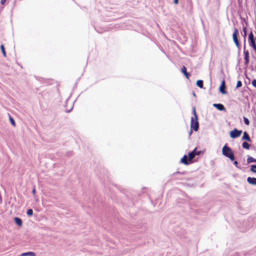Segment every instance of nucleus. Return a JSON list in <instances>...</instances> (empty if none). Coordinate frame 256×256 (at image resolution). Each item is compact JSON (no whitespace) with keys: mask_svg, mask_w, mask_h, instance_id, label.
<instances>
[{"mask_svg":"<svg viewBox=\"0 0 256 256\" xmlns=\"http://www.w3.org/2000/svg\"><path fill=\"white\" fill-rule=\"evenodd\" d=\"M6 0H1V4H4V3H5V2H6Z\"/></svg>","mask_w":256,"mask_h":256,"instance_id":"31","label":"nucleus"},{"mask_svg":"<svg viewBox=\"0 0 256 256\" xmlns=\"http://www.w3.org/2000/svg\"><path fill=\"white\" fill-rule=\"evenodd\" d=\"M242 146L243 148H246L247 150L250 148V144H248V142H243V143L242 144Z\"/></svg>","mask_w":256,"mask_h":256,"instance_id":"15","label":"nucleus"},{"mask_svg":"<svg viewBox=\"0 0 256 256\" xmlns=\"http://www.w3.org/2000/svg\"><path fill=\"white\" fill-rule=\"evenodd\" d=\"M178 0H174V4H178Z\"/></svg>","mask_w":256,"mask_h":256,"instance_id":"32","label":"nucleus"},{"mask_svg":"<svg viewBox=\"0 0 256 256\" xmlns=\"http://www.w3.org/2000/svg\"><path fill=\"white\" fill-rule=\"evenodd\" d=\"M247 182L250 184L256 185V178H255L248 177Z\"/></svg>","mask_w":256,"mask_h":256,"instance_id":"8","label":"nucleus"},{"mask_svg":"<svg viewBox=\"0 0 256 256\" xmlns=\"http://www.w3.org/2000/svg\"><path fill=\"white\" fill-rule=\"evenodd\" d=\"M213 106L220 110H225L224 106L221 104H214Z\"/></svg>","mask_w":256,"mask_h":256,"instance_id":"6","label":"nucleus"},{"mask_svg":"<svg viewBox=\"0 0 256 256\" xmlns=\"http://www.w3.org/2000/svg\"><path fill=\"white\" fill-rule=\"evenodd\" d=\"M0 49L2 50V53L4 57H6V52L5 51L4 47V44H2L0 46Z\"/></svg>","mask_w":256,"mask_h":256,"instance_id":"17","label":"nucleus"},{"mask_svg":"<svg viewBox=\"0 0 256 256\" xmlns=\"http://www.w3.org/2000/svg\"><path fill=\"white\" fill-rule=\"evenodd\" d=\"M247 161L248 163H250V162H256V160H255L254 158L252 157H249L248 158Z\"/></svg>","mask_w":256,"mask_h":256,"instance_id":"18","label":"nucleus"},{"mask_svg":"<svg viewBox=\"0 0 256 256\" xmlns=\"http://www.w3.org/2000/svg\"><path fill=\"white\" fill-rule=\"evenodd\" d=\"M225 89H226L225 82H224V80H223L222 82L221 86H220V90L222 94H225L226 93V91Z\"/></svg>","mask_w":256,"mask_h":256,"instance_id":"7","label":"nucleus"},{"mask_svg":"<svg viewBox=\"0 0 256 256\" xmlns=\"http://www.w3.org/2000/svg\"><path fill=\"white\" fill-rule=\"evenodd\" d=\"M244 55H245V57H244V59L246 60V64H247L249 62V53H248V51H246V52H244Z\"/></svg>","mask_w":256,"mask_h":256,"instance_id":"11","label":"nucleus"},{"mask_svg":"<svg viewBox=\"0 0 256 256\" xmlns=\"http://www.w3.org/2000/svg\"><path fill=\"white\" fill-rule=\"evenodd\" d=\"M243 32H244V36H246V28H243Z\"/></svg>","mask_w":256,"mask_h":256,"instance_id":"29","label":"nucleus"},{"mask_svg":"<svg viewBox=\"0 0 256 256\" xmlns=\"http://www.w3.org/2000/svg\"><path fill=\"white\" fill-rule=\"evenodd\" d=\"M190 127L193 128L194 131L196 132L198 130L199 124L198 122V118L194 119V118H192L190 121Z\"/></svg>","mask_w":256,"mask_h":256,"instance_id":"2","label":"nucleus"},{"mask_svg":"<svg viewBox=\"0 0 256 256\" xmlns=\"http://www.w3.org/2000/svg\"><path fill=\"white\" fill-rule=\"evenodd\" d=\"M222 154L228 158L232 161H233L234 160V156L233 152L232 149L226 144L222 148Z\"/></svg>","mask_w":256,"mask_h":256,"instance_id":"1","label":"nucleus"},{"mask_svg":"<svg viewBox=\"0 0 256 256\" xmlns=\"http://www.w3.org/2000/svg\"><path fill=\"white\" fill-rule=\"evenodd\" d=\"M21 255H22V256H36V254L34 252H24V253H22Z\"/></svg>","mask_w":256,"mask_h":256,"instance_id":"13","label":"nucleus"},{"mask_svg":"<svg viewBox=\"0 0 256 256\" xmlns=\"http://www.w3.org/2000/svg\"><path fill=\"white\" fill-rule=\"evenodd\" d=\"M242 138L244 140H247L248 142H250L251 140L248 134V133L246 132H244Z\"/></svg>","mask_w":256,"mask_h":256,"instance_id":"12","label":"nucleus"},{"mask_svg":"<svg viewBox=\"0 0 256 256\" xmlns=\"http://www.w3.org/2000/svg\"><path fill=\"white\" fill-rule=\"evenodd\" d=\"M244 120L246 124L248 126L250 124V122L246 118L244 117Z\"/></svg>","mask_w":256,"mask_h":256,"instance_id":"23","label":"nucleus"},{"mask_svg":"<svg viewBox=\"0 0 256 256\" xmlns=\"http://www.w3.org/2000/svg\"><path fill=\"white\" fill-rule=\"evenodd\" d=\"M252 83V86L256 88V80H253Z\"/></svg>","mask_w":256,"mask_h":256,"instance_id":"28","label":"nucleus"},{"mask_svg":"<svg viewBox=\"0 0 256 256\" xmlns=\"http://www.w3.org/2000/svg\"><path fill=\"white\" fill-rule=\"evenodd\" d=\"M248 40L250 41V43L254 40V34H253V33L252 32H250V34L248 36Z\"/></svg>","mask_w":256,"mask_h":256,"instance_id":"14","label":"nucleus"},{"mask_svg":"<svg viewBox=\"0 0 256 256\" xmlns=\"http://www.w3.org/2000/svg\"><path fill=\"white\" fill-rule=\"evenodd\" d=\"M242 86V83L240 80H238L236 83V88L241 87Z\"/></svg>","mask_w":256,"mask_h":256,"instance_id":"25","label":"nucleus"},{"mask_svg":"<svg viewBox=\"0 0 256 256\" xmlns=\"http://www.w3.org/2000/svg\"><path fill=\"white\" fill-rule=\"evenodd\" d=\"M234 164L235 165V166L237 168H238V162L236 160H235L234 162Z\"/></svg>","mask_w":256,"mask_h":256,"instance_id":"30","label":"nucleus"},{"mask_svg":"<svg viewBox=\"0 0 256 256\" xmlns=\"http://www.w3.org/2000/svg\"><path fill=\"white\" fill-rule=\"evenodd\" d=\"M200 152H196V148H195L192 152L188 154V160L191 161L196 155H198Z\"/></svg>","mask_w":256,"mask_h":256,"instance_id":"5","label":"nucleus"},{"mask_svg":"<svg viewBox=\"0 0 256 256\" xmlns=\"http://www.w3.org/2000/svg\"><path fill=\"white\" fill-rule=\"evenodd\" d=\"M26 214L28 216H32V214H33V210H32L31 209V208H30V209L28 210L26 212Z\"/></svg>","mask_w":256,"mask_h":256,"instance_id":"21","label":"nucleus"},{"mask_svg":"<svg viewBox=\"0 0 256 256\" xmlns=\"http://www.w3.org/2000/svg\"><path fill=\"white\" fill-rule=\"evenodd\" d=\"M184 76L186 77V78L188 79L189 78V77L190 76V74L188 72H186V73H185L184 74Z\"/></svg>","mask_w":256,"mask_h":256,"instance_id":"27","label":"nucleus"},{"mask_svg":"<svg viewBox=\"0 0 256 256\" xmlns=\"http://www.w3.org/2000/svg\"><path fill=\"white\" fill-rule=\"evenodd\" d=\"M192 113L194 115V119H198V116L196 114V108L195 107H194L193 108H192Z\"/></svg>","mask_w":256,"mask_h":256,"instance_id":"20","label":"nucleus"},{"mask_svg":"<svg viewBox=\"0 0 256 256\" xmlns=\"http://www.w3.org/2000/svg\"><path fill=\"white\" fill-rule=\"evenodd\" d=\"M180 162H181L184 164H186V165L188 164L189 163H188V156H187L184 155L181 158Z\"/></svg>","mask_w":256,"mask_h":256,"instance_id":"10","label":"nucleus"},{"mask_svg":"<svg viewBox=\"0 0 256 256\" xmlns=\"http://www.w3.org/2000/svg\"><path fill=\"white\" fill-rule=\"evenodd\" d=\"M14 220L18 226H21L22 224V222L20 218L18 217L14 218Z\"/></svg>","mask_w":256,"mask_h":256,"instance_id":"9","label":"nucleus"},{"mask_svg":"<svg viewBox=\"0 0 256 256\" xmlns=\"http://www.w3.org/2000/svg\"><path fill=\"white\" fill-rule=\"evenodd\" d=\"M10 122L12 124L13 126H16L15 122H14V120L10 116Z\"/></svg>","mask_w":256,"mask_h":256,"instance_id":"22","label":"nucleus"},{"mask_svg":"<svg viewBox=\"0 0 256 256\" xmlns=\"http://www.w3.org/2000/svg\"><path fill=\"white\" fill-rule=\"evenodd\" d=\"M238 30L236 28H234V32L232 34V38L236 46L239 47L240 46V42L238 39Z\"/></svg>","mask_w":256,"mask_h":256,"instance_id":"4","label":"nucleus"},{"mask_svg":"<svg viewBox=\"0 0 256 256\" xmlns=\"http://www.w3.org/2000/svg\"><path fill=\"white\" fill-rule=\"evenodd\" d=\"M181 70H182V72L184 74L185 73H186L187 72L186 71V68L185 66H183L182 68V69H181Z\"/></svg>","mask_w":256,"mask_h":256,"instance_id":"24","label":"nucleus"},{"mask_svg":"<svg viewBox=\"0 0 256 256\" xmlns=\"http://www.w3.org/2000/svg\"><path fill=\"white\" fill-rule=\"evenodd\" d=\"M253 167H255L256 168V165H253Z\"/></svg>","mask_w":256,"mask_h":256,"instance_id":"34","label":"nucleus"},{"mask_svg":"<svg viewBox=\"0 0 256 256\" xmlns=\"http://www.w3.org/2000/svg\"><path fill=\"white\" fill-rule=\"evenodd\" d=\"M255 167H253V165L252 166L250 170L254 173H256V170H254Z\"/></svg>","mask_w":256,"mask_h":256,"instance_id":"26","label":"nucleus"},{"mask_svg":"<svg viewBox=\"0 0 256 256\" xmlns=\"http://www.w3.org/2000/svg\"><path fill=\"white\" fill-rule=\"evenodd\" d=\"M250 46H252V48H254V50H256V44L255 43V42L254 40L250 42Z\"/></svg>","mask_w":256,"mask_h":256,"instance_id":"19","label":"nucleus"},{"mask_svg":"<svg viewBox=\"0 0 256 256\" xmlns=\"http://www.w3.org/2000/svg\"><path fill=\"white\" fill-rule=\"evenodd\" d=\"M36 189H35V188H34V189L32 190V194H33L34 195V194H36Z\"/></svg>","mask_w":256,"mask_h":256,"instance_id":"33","label":"nucleus"},{"mask_svg":"<svg viewBox=\"0 0 256 256\" xmlns=\"http://www.w3.org/2000/svg\"><path fill=\"white\" fill-rule=\"evenodd\" d=\"M242 132V130H238L236 129H234L232 130L230 132V136L232 138H236L239 137Z\"/></svg>","mask_w":256,"mask_h":256,"instance_id":"3","label":"nucleus"},{"mask_svg":"<svg viewBox=\"0 0 256 256\" xmlns=\"http://www.w3.org/2000/svg\"><path fill=\"white\" fill-rule=\"evenodd\" d=\"M196 85L200 88H203V81L202 80H198L196 82Z\"/></svg>","mask_w":256,"mask_h":256,"instance_id":"16","label":"nucleus"}]
</instances>
